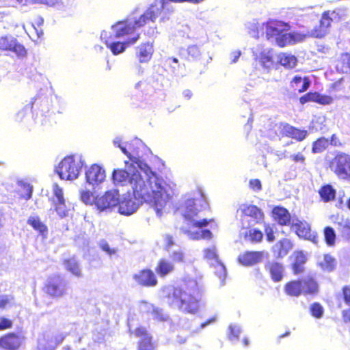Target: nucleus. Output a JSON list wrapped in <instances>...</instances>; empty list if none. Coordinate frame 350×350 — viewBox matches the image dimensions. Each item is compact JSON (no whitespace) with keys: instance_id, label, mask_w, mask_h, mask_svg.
<instances>
[{"instance_id":"nucleus-55","label":"nucleus","mask_w":350,"mask_h":350,"mask_svg":"<svg viewBox=\"0 0 350 350\" xmlns=\"http://www.w3.org/2000/svg\"><path fill=\"white\" fill-rule=\"evenodd\" d=\"M343 298L345 303L350 306V286H345L342 288Z\"/></svg>"},{"instance_id":"nucleus-43","label":"nucleus","mask_w":350,"mask_h":350,"mask_svg":"<svg viewBox=\"0 0 350 350\" xmlns=\"http://www.w3.org/2000/svg\"><path fill=\"white\" fill-rule=\"evenodd\" d=\"M324 236L326 243L333 245L336 239V234L334 229L331 227H326L324 230Z\"/></svg>"},{"instance_id":"nucleus-56","label":"nucleus","mask_w":350,"mask_h":350,"mask_svg":"<svg viewBox=\"0 0 350 350\" xmlns=\"http://www.w3.org/2000/svg\"><path fill=\"white\" fill-rule=\"evenodd\" d=\"M250 187L255 191H260L261 189L260 181L258 179L251 180L250 182Z\"/></svg>"},{"instance_id":"nucleus-26","label":"nucleus","mask_w":350,"mask_h":350,"mask_svg":"<svg viewBox=\"0 0 350 350\" xmlns=\"http://www.w3.org/2000/svg\"><path fill=\"white\" fill-rule=\"evenodd\" d=\"M140 310L143 312L150 313L154 319L157 321H166L167 315L164 314L161 310L155 308L154 306L147 302H142L140 305Z\"/></svg>"},{"instance_id":"nucleus-4","label":"nucleus","mask_w":350,"mask_h":350,"mask_svg":"<svg viewBox=\"0 0 350 350\" xmlns=\"http://www.w3.org/2000/svg\"><path fill=\"white\" fill-rule=\"evenodd\" d=\"M180 211L187 221L188 229L185 230V233L191 239H210L212 233L210 230H201L203 226H206L208 224V221L206 219H198V214L200 209L197 206L196 200L189 198L185 200L180 207Z\"/></svg>"},{"instance_id":"nucleus-52","label":"nucleus","mask_w":350,"mask_h":350,"mask_svg":"<svg viewBox=\"0 0 350 350\" xmlns=\"http://www.w3.org/2000/svg\"><path fill=\"white\" fill-rule=\"evenodd\" d=\"M204 255H205L206 258L209 259V260H214L215 262H216V260H218L215 247H213L212 249L205 250Z\"/></svg>"},{"instance_id":"nucleus-57","label":"nucleus","mask_w":350,"mask_h":350,"mask_svg":"<svg viewBox=\"0 0 350 350\" xmlns=\"http://www.w3.org/2000/svg\"><path fill=\"white\" fill-rule=\"evenodd\" d=\"M11 301V299L7 295L0 296V308H5Z\"/></svg>"},{"instance_id":"nucleus-39","label":"nucleus","mask_w":350,"mask_h":350,"mask_svg":"<svg viewBox=\"0 0 350 350\" xmlns=\"http://www.w3.org/2000/svg\"><path fill=\"white\" fill-rule=\"evenodd\" d=\"M28 224L35 230H38L42 235H45L47 232V228L42 223L40 219L35 217H31L28 219Z\"/></svg>"},{"instance_id":"nucleus-36","label":"nucleus","mask_w":350,"mask_h":350,"mask_svg":"<svg viewBox=\"0 0 350 350\" xmlns=\"http://www.w3.org/2000/svg\"><path fill=\"white\" fill-rule=\"evenodd\" d=\"M269 269L275 282H279L283 277L284 268L283 266L278 262H271L269 265Z\"/></svg>"},{"instance_id":"nucleus-61","label":"nucleus","mask_w":350,"mask_h":350,"mask_svg":"<svg viewBox=\"0 0 350 350\" xmlns=\"http://www.w3.org/2000/svg\"><path fill=\"white\" fill-rule=\"evenodd\" d=\"M25 189L26 190L27 193H25V195L23 196V197L27 200L29 199L31 196V188L30 187L29 185H25Z\"/></svg>"},{"instance_id":"nucleus-37","label":"nucleus","mask_w":350,"mask_h":350,"mask_svg":"<svg viewBox=\"0 0 350 350\" xmlns=\"http://www.w3.org/2000/svg\"><path fill=\"white\" fill-rule=\"evenodd\" d=\"M241 236L243 237L246 241L256 243L261 241L263 237L260 230L255 229L245 230L241 232Z\"/></svg>"},{"instance_id":"nucleus-10","label":"nucleus","mask_w":350,"mask_h":350,"mask_svg":"<svg viewBox=\"0 0 350 350\" xmlns=\"http://www.w3.org/2000/svg\"><path fill=\"white\" fill-rule=\"evenodd\" d=\"M330 168L340 178H350V156L337 155L331 162Z\"/></svg>"},{"instance_id":"nucleus-12","label":"nucleus","mask_w":350,"mask_h":350,"mask_svg":"<svg viewBox=\"0 0 350 350\" xmlns=\"http://www.w3.org/2000/svg\"><path fill=\"white\" fill-rule=\"evenodd\" d=\"M119 193L116 189L108 191L104 195L95 198V204L100 211L111 210L119 202Z\"/></svg>"},{"instance_id":"nucleus-58","label":"nucleus","mask_w":350,"mask_h":350,"mask_svg":"<svg viewBox=\"0 0 350 350\" xmlns=\"http://www.w3.org/2000/svg\"><path fill=\"white\" fill-rule=\"evenodd\" d=\"M265 233L267 235V239L269 242H272L275 240V237L273 235V229L270 227H267L265 229Z\"/></svg>"},{"instance_id":"nucleus-18","label":"nucleus","mask_w":350,"mask_h":350,"mask_svg":"<svg viewBox=\"0 0 350 350\" xmlns=\"http://www.w3.org/2000/svg\"><path fill=\"white\" fill-rule=\"evenodd\" d=\"M256 60H258L262 67L270 69L273 66V55L270 50L257 46L253 49Z\"/></svg>"},{"instance_id":"nucleus-27","label":"nucleus","mask_w":350,"mask_h":350,"mask_svg":"<svg viewBox=\"0 0 350 350\" xmlns=\"http://www.w3.org/2000/svg\"><path fill=\"white\" fill-rule=\"evenodd\" d=\"M282 133L283 135L294 138L298 141L303 140L307 135L306 131L297 129L289 124L282 126Z\"/></svg>"},{"instance_id":"nucleus-59","label":"nucleus","mask_w":350,"mask_h":350,"mask_svg":"<svg viewBox=\"0 0 350 350\" xmlns=\"http://www.w3.org/2000/svg\"><path fill=\"white\" fill-rule=\"evenodd\" d=\"M241 53L240 51H234L230 53V59L232 63H235L239 58Z\"/></svg>"},{"instance_id":"nucleus-45","label":"nucleus","mask_w":350,"mask_h":350,"mask_svg":"<svg viewBox=\"0 0 350 350\" xmlns=\"http://www.w3.org/2000/svg\"><path fill=\"white\" fill-rule=\"evenodd\" d=\"M264 24H260L257 22H254L250 24V33L253 37H258L259 33L262 32Z\"/></svg>"},{"instance_id":"nucleus-19","label":"nucleus","mask_w":350,"mask_h":350,"mask_svg":"<svg viewBox=\"0 0 350 350\" xmlns=\"http://www.w3.org/2000/svg\"><path fill=\"white\" fill-rule=\"evenodd\" d=\"M133 279L139 285L144 286H154L157 284V278L150 269H144L133 275Z\"/></svg>"},{"instance_id":"nucleus-35","label":"nucleus","mask_w":350,"mask_h":350,"mask_svg":"<svg viewBox=\"0 0 350 350\" xmlns=\"http://www.w3.org/2000/svg\"><path fill=\"white\" fill-rule=\"evenodd\" d=\"M295 260L293 265V271L295 274L303 272V265L306 261V256L302 252H297L294 254Z\"/></svg>"},{"instance_id":"nucleus-53","label":"nucleus","mask_w":350,"mask_h":350,"mask_svg":"<svg viewBox=\"0 0 350 350\" xmlns=\"http://www.w3.org/2000/svg\"><path fill=\"white\" fill-rule=\"evenodd\" d=\"M122 138L120 137H117L113 140V144L116 146H118L122 152L128 156V157L130 159V157H132L131 154L126 150V148L124 146H122L121 145Z\"/></svg>"},{"instance_id":"nucleus-42","label":"nucleus","mask_w":350,"mask_h":350,"mask_svg":"<svg viewBox=\"0 0 350 350\" xmlns=\"http://www.w3.org/2000/svg\"><path fill=\"white\" fill-rule=\"evenodd\" d=\"M55 203L56 211L60 217H64L68 215L69 208L66 204L65 200Z\"/></svg>"},{"instance_id":"nucleus-22","label":"nucleus","mask_w":350,"mask_h":350,"mask_svg":"<svg viewBox=\"0 0 350 350\" xmlns=\"http://www.w3.org/2000/svg\"><path fill=\"white\" fill-rule=\"evenodd\" d=\"M299 100L301 104L308 102H315L320 105H327L332 104L334 99L328 95L321 94L318 92H309L301 96Z\"/></svg>"},{"instance_id":"nucleus-7","label":"nucleus","mask_w":350,"mask_h":350,"mask_svg":"<svg viewBox=\"0 0 350 350\" xmlns=\"http://www.w3.org/2000/svg\"><path fill=\"white\" fill-rule=\"evenodd\" d=\"M318 290V284L310 276L306 277L301 280L291 281L284 286L285 293L294 297H298L301 294H315Z\"/></svg>"},{"instance_id":"nucleus-32","label":"nucleus","mask_w":350,"mask_h":350,"mask_svg":"<svg viewBox=\"0 0 350 350\" xmlns=\"http://www.w3.org/2000/svg\"><path fill=\"white\" fill-rule=\"evenodd\" d=\"M65 269L77 278L82 277V271L78 261L75 258H70L64 260Z\"/></svg>"},{"instance_id":"nucleus-3","label":"nucleus","mask_w":350,"mask_h":350,"mask_svg":"<svg viewBox=\"0 0 350 350\" xmlns=\"http://www.w3.org/2000/svg\"><path fill=\"white\" fill-rule=\"evenodd\" d=\"M163 292L166 303L171 308L189 314H196L199 310L200 298L196 290L167 286Z\"/></svg>"},{"instance_id":"nucleus-6","label":"nucleus","mask_w":350,"mask_h":350,"mask_svg":"<svg viewBox=\"0 0 350 350\" xmlns=\"http://www.w3.org/2000/svg\"><path fill=\"white\" fill-rule=\"evenodd\" d=\"M83 163L79 157L69 156L65 157L55 169L61 179L72 180L76 179Z\"/></svg>"},{"instance_id":"nucleus-29","label":"nucleus","mask_w":350,"mask_h":350,"mask_svg":"<svg viewBox=\"0 0 350 350\" xmlns=\"http://www.w3.org/2000/svg\"><path fill=\"white\" fill-rule=\"evenodd\" d=\"M278 62L285 68L291 69L296 66L297 58L291 53H280L277 55Z\"/></svg>"},{"instance_id":"nucleus-20","label":"nucleus","mask_w":350,"mask_h":350,"mask_svg":"<svg viewBox=\"0 0 350 350\" xmlns=\"http://www.w3.org/2000/svg\"><path fill=\"white\" fill-rule=\"evenodd\" d=\"M335 16L336 12L334 11L325 12L320 21L321 27H323V30L318 31L317 29H313L310 32V35L314 38H322L325 36L327 33L328 28Z\"/></svg>"},{"instance_id":"nucleus-48","label":"nucleus","mask_w":350,"mask_h":350,"mask_svg":"<svg viewBox=\"0 0 350 350\" xmlns=\"http://www.w3.org/2000/svg\"><path fill=\"white\" fill-rule=\"evenodd\" d=\"M81 199L85 204H92L95 199L94 198L92 193L90 191H81Z\"/></svg>"},{"instance_id":"nucleus-16","label":"nucleus","mask_w":350,"mask_h":350,"mask_svg":"<svg viewBox=\"0 0 350 350\" xmlns=\"http://www.w3.org/2000/svg\"><path fill=\"white\" fill-rule=\"evenodd\" d=\"M87 182L90 185H97L103 183L105 178V170L98 165H92L85 172Z\"/></svg>"},{"instance_id":"nucleus-24","label":"nucleus","mask_w":350,"mask_h":350,"mask_svg":"<svg viewBox=\"0 0 350 350\" xmlns=\"http://www.w3.org/2000/svg\"><path fill=\"white\" fill-rule=\"evenodd\" d=\"M175 270L174 262L169 259L161 258L155 267L156 273L161 277L165 278L173 273Z\"/></svg>"},{"instance_id":"nucleus-44","label":"nucleus","mask_w":350,"mask_h":350,"mask_svg":"<svg viewBox=\"0 0 350 350\" xmlns=\"http://www.w3.org/2000/svg\"><path fill=\"white\" fill-rule=\"evenodd\" d=\"M215 274L221 280V283L226 277V269L225 266L219 260H216L215 262Z\"/></svg>"},{"instance_id":"nucleus-38","label":"nucleus","mask_w":350,"mask_h":350,"mask_svg":"<svg viewBox=\"0 0 350 350\" xmlns=\"http://www.w3.org/2000/svg\"><path fill=\"white\" fill-rule=\"evenodd\" d=\"M321 198L324 202H329L334 199L336 190L330 185L323 186L319 191Z\"/></svg>"},{"instance_id":"nucleus-25","label":"nucleus","mask_w":350,"mask_h":350,"mask_svg":"<svg viewBox=\"0 0 350 350\" xmlns=\"http://www.w3.org/2000/svg\"><path fill=\"white\" fill-rule=\"evenodd\" d=\"M133 334L136 337H141L142 340L140 341L138 350H152L153 347L151 343V338L148 334L146 329L144 327L137 328Z\"/></svg>"},{"instance_id":"nucleus-9","label":"nucleus","mask_w":350,"mask_h":350,"mask_svg":"<svg viewBox=\"0 0 350 350\" xmlns=\"http://www.w3.org/2000/svg\"><path fill=\"white\" fill-rule=\"evenodd\" d=\"M237 215L240 216L244 228H246L261 219L262 213L257 206L244 204L237 210Z\"/></svg>"},{"instance_id":"nucleus-14","label":"nucleus","mask_w":350,"mask_h":350,"mask_svg":"<svg viewBox=\"0 0 350 350\" xmlns=\"http://www.w3.org/2000/svg\"><path fill=\"white\" fill-rule=\"evenodd\" d=\"M291 228L299 237L317 243V237L314 232H311L310 226L307 222L293 219Z\"/></svg>"},{"instance_id":"nucleus-13","label":"nucleus","mask_w":350,"mask_h":350,"mask_svg":"<svg viewBox=\"0 0 350 350\" xmlns=\"http://www.w3.org/2000/svg\"><path fill=\"white\" fill-rule=\"evenodd\" d=\"M0 50L12 51L19 57H23L26 55L25 47L18 42L16 38L12 36L0 37Z\"/></svg>"},{"instance_id":"nucleus-63","label":"nucleus","mask_w":350,"mask_h":350,"mask_svg":"<svg viewBox=\"0 0 350 350\" xmlns=\"http://www.w3.org/2000/svg\"><path fill=\"white\" fill-rule=\"evenodd\" d=\"M343 62L347 64V68L350 70V54H346L342 58Z\"/></svg>"},{"instance_id":"nucleus-49","label":"nucleus","mask_w":350,"mask_h":350,"mask_svg":"<svg viewBox=\"0 0 350 350\" xmlns=\"http://www.w3.org/2000/svg\"><path fill=\"white\" fill-rule=\"evenodd\" d=\"M229 329L230 331V340L237 339L241 332L240 327L237 325H231L229 326Z\"/></svg>"},{"instance_id":"nucleus-51","label":"nucleus","mask_w":350,"mask_h":350,"mask_svg":"<svg viewBox=\"0 0 350 350\" xmlns=\"http://www.w3.org/2000/svg\"><path fill=\"white\" fill-rule=\"evenodd\" d=\"M289 158L295 163H299L301 164H304L306 161V157L304 155L301 153L298 152L297 154H291Z\"/></svg>"},{"instance_id":"nucleus-31","label":"nucleus","mask_w":350,"mask_h":350,"mask_svg":"<svg viewBox=\"0 0 350 350\" xmlns=\"http://www.w3.org/2000/svg\"><path fill=\"white\" fill-rule=\"evenodd\" d=\"M310 85V81L308 77H301L295 76L291 82V86L295 90H297L299 92H304L306 91Z\"/></svg>"},{"instance_id":"nucleus-54","label":"nucleus","mask_w":350,"mask_h":350,"mask_svg":"<svg viewBox=\"0 0 350 350\" xmlns=\"http://www.w3.org/2000/svg\"><path fill=\"white\" fill-rule=\"evenodd\" d=\"M12 325V322L8 319L1 318L0 319V330L10 328Z\"/></svg>"},{"instance_id":"nucleus-62","label":"nucleus","mask_w":350,"mask_h":350,"mask_svg":"<svg viewBox=\"0 0 350 350\" xmlns=\"http://www.w3.org/2000/svg\"><path fill=\"white\" fill-rule=\"evenodd\" d=\"M41 2L49 6H54L59 3V0H42Z\"/></svg>"},{"instance_id":"nucleus-46","label":"nucleus","mask_w":350,"mask_h":350,"mask_svg":"<svg viewBox=\"0 0 350 350\" xmlns=\"http://www.w3.org/2000/svg\"><path fill=\"white\" fill-rule=\"evenodd\" d=\"M310 312L313 317L321 318L323 314V308L319 304L314 303L310 306Z\"/></svg>"},{"instance_id":"nucleus-30","label":"nucleus","mask_w":350,"mask_h":350,"mask_svg":"<svg viewBox=\"0 0 350 350\" xmlns=\"http://www.w3.org/2000/svg\"><path fill=\"white\" fill-rule=\"evenodd\" d=\"M153 53L152 45L150 43L142 44L138 47L137 55L140 62H147Z\"/></svg>"},{"instance_id":"nucleus-8","label":"nucleus","mask_w":350,"mask_h":350,"mask_svg":"<svg viewBox=\"0 0 350 350\" xmlns=\"http://www.w3.org/2000/svg\"><path fill=\"white\" fill-rule=\"evenodd\" d=\"M68 288V282L60 275L50 278L44 287L45 292L55 298H60L66 295Z\"/></svg>"},{"instance_id":"nucleus-15","label":"nucleus","mask_w":350,"mask_h":350,"mask_svg":"<svg viewBox=\"0 0 350 350\" xmlns=\"http://www.w3.org/2000/svg\"><path fill=\"white\" fill-rule=\"evenodd\" d=\"M267 256L264 251L245 252L239 256L238 261L243 266H252L261 262Z\"/></svg>"},{"instance_id":"nucleus-21","label":"nucleus","mask_w":350,"mask_h":350,"mask_svg":"<svg viewBox=\"0 0 350 350\" xmlns=\"http://www.w3.org/2000/svg\"><path fill=\"white\" fill-rule=\"evenodd\" d=\"M305 38L306 36L300 33H288L285 31L279 37H277L275 42L278 46L283 47L286 45L294 44L297 42H301Z\"/></svg>"},{"instance_id":"nucleus-28","label":"nucleus","mask_w":350,"mask_h":350,"mask_svg":"<svg viewBox=\"0 0 350 350\" xmlns=\"http://www.w3.org/2000/svg\"><path fill=\"white\" fill-rule=\"evenodd\" d=\"M293 248V244L288 239H284L274 245L273 250L278 257L286 256Z\"/></svg>"},{"instance_id":"nucleus-64","label":"nucleus","mask_w":350,"mask_h":350,"mask_svg":"<svg viewBox=\"0 0 350 350\" xmlns=\"http://www.w3.org/2000/svg\"><path fill=\"white\" fill-rule=\"evenodd\" d=\"M331 144L334 146H337L338 144V139L335 135L332 136Z\"/></svg>"},{"instance_id":"nucleus-17","label":"nucleus","mask_w":350,"mask_h":350,"mask_svg":"<svg viewBox=\"0 0 350 350\" xmlns=\"http://www.w3.org/2000/svg\"><path fill=\"white\" fill-rule=\"evenodd\" d=\"M290 26L282 21H271L266 24V34L268 39L273 38L275 40L282 33L288 31Z\"/></svg>"},{"instance_id":"nucleus-5","label":"nucleus","mask_w":350,"mask_h":350,"mask_svg":"<svg viewBox=\"0 0 350 350\" xmlns=\"http://www.w3.org/2000/svg\"><path fill=\"white\" fill-rule=\"evenodd\" d=\"M155 18L154 12L151 10H147L142 14L139 19L133 21L129 19L125 22L120 21L111 27V29L116 32V38H121L126 36L136 35L135 29L140 27L148 23V21H153Z\"/></svg>"},{"instance_id":"nucleus-60","label":"nucleus","mask_w":350,"mask_h":350,"mask_svg":"<svg viewBox=\"0 0 350 350\" xmlns=\"http://www.w3.org/2000/svg\"><path fill=\"white\" fill-rule=\"evenodd\" d=\"M343 319L345 322H350V309L342 312Z\"/></svg>"},{"instance_id":"nucleus-1","label":"nucleus","mask_w":350,"mask_h":350,"mask_svg":"<svg viewBox=\"0 0 350 350\" xmlns=\"http://www.w3.org/2000/svg\"><path fill=\"white\" fill-rule=\"evenodd\" d=\"M132 162L126 170L115 169L112 172V181L115 185L125 186L129 185L133 195L140 200L154 201L152 195H157V189L163 188L167 184L144 161L135 157H130Z\"/></svg>"},{"instance_id":"nucleus-50","label":"nucleus","mask_w":350,"mask_h":350,"mask_svg":"<svg viewBox=\"0 0 350 350\" xmlns=\"http://www.w3.org/2000/svg\"><path fill=\"white\" fill-rule=\"evenodd\" d=\"M100 247L109 255L114 254L116 250L114 248H111L105 240H102L99 243Z\"/></svg>"},{"instance_id":"nucleus-47","label":"nucleus","mask_w":350,"mask_h":350,"mask_svg":"<svg viewBox=\"0 0 350 350\" xmlns=\"http://www.w3.org/2000/svg\"><path fill=\"white\" fill-rule=\"evenodd\" d=\"M53 194L55 196L54 202H62L65 200L64 198V193L62 188H60L57 184H54L53 186Z\"/></svg>"},{"instance_id":"nucleus-11","label":"nucleus","mask_w":350,"mask_h":350,"mask_svg":"<svg viewBox=\"0 0 350 350\" xmlns=\"http://www.w3.org/2000/svg\"><path fill=\"white\" fill-rule=\"evenodd\" d=\"M113 32L115 33L114 36L111 35L108 37V33L106 31H103L101 33L100 38L103 40H105V42L107 46L111 49V52L114 55H118L122 53L126 47L135 44L139 39V35L136 33L135 36H133L131 38H129L125 42H111L116 37V32L111 29Z\"/></svg>"},{"instance_id":"nucleus-33","label":"nucleus","mask_w":350,"mask_h":350,"mask_svg":"<svg viewBox=\"0 0 350 350\" xmlns=\"http://www.w3.org/2000/svg\"><path fill=\"white\" fill-rule=\"evenodd\" d=\"M274 219L280 225H287L291 221L290 214L288 211L282 207H275L273 210Z\"/></svg>"},{"instance_id":"nucleus-23","label":"nucleus","mask_w":350,"mask_h":350,"mask_svg":"<svg viewBox=\"0 0 350 350\" xmlns=\"http://www.w3.org/2000/svg\"><path fill=\"white\" fill-rule=\"evenodd\" d=\"M23 342V338L14 334H7L0 338V347L8 350H16Z\"/></svg>"},{"instance_id":"nucleus-40","label":"nucleus","mask_w":350,"mask_h":350,"mask_svg":"<svg viewBox=\"0 0 350 350\" xmlns=\"http://www.w3.org/2000/svg\"><path fill=\"white\" fill-rule=\"evenodd\" d=\"M329 146L328 139L321 137L313 143L312 152L319 153L325 150Z\"/></svg>"},{"instance_id":"nucleus-34","label":"nucleus","mask_w":350,"mask_h":350,"mask_svg":"<svg viewBox=\"0 0 350 350\" xmlns=\"http://www.w3.org/2000/svg\"><path fill=\"white\" fill-rule=\"evenodd\" d=\"M318 265L323 271L330 272L334 269L336 261L330 255L325 254L319 258Z\"/></svg>"},{"instance_id":"nucleus-41","label":"nucleus","mask_w":350,"mask_h":350,"mask_svg":"<svg viewBox=\"0 0 350 350\" xmlns=\"http://www.w3.org/2000/svg\"><path fill=\"white\" fill-rule=\"evenodd\" d=\"M170 256L174 262L183 263L185 262V254L180 248L170 252Z\"/></svg>"},{"instance_id":"nucleus-2","label":"nucleus","mask_w":350,"mask_h":350,"mask_svg":"<svg viewBox=\"0 0 350 350\" xmlns=\"http://www.w3.org/2000/svg\"><path fill=\"white\" fill-rule=\"evenodd\" d=\"M162 187L165 188L167 193L163 191V188L157 189L158 191L157 195H152L153 200L155 202L140 200L134 195L132 197L130 193H126L121 198L119 197L118 212L121 215H131L136 212L140 205L143 203H147L154 208L158 217H161L166 212L167 206L174 195V190L170 184H163Z\"/></svg>"}]
</instances>
